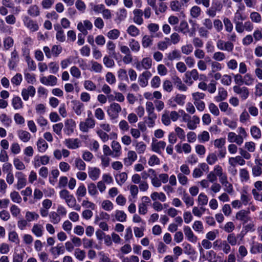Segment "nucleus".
<instances>
[{
    "mask_svg": "<svg viewBox=\"0 0 262 262\" xmlns=\"http://www.w3.org/2000/svg\"><path fill=\"white\" fill-rule=\"evenodd\" d=\"M223 8V5L218 0L214 1L211 6L207 10L206 14L211 17H214L216 14V12H220Z\"/></svg>",
    "mask_w": 262,
    "mask_h": 262,
    "instance_id": "obj_1",
    "label": "nucleus"
},
{
    "mask_svg": "<svg viewBox=\"0 0 262 262\" xmlns=\"http://www.w3.org/2000/svg\"><path fill=\"white\" fill-rule=\"evenodd\" d=\"M121 111V107L119 104L113 102L107 109V114L111 119L118 118L119 113Z\"/></svg>",
    "mask_w": 262,
    "mask_h": 262,
    "instance_id": "obj_2",
    "label": "nucleus"
},
{
    "mask_svg": "<svg viewBox=\"0 0 262 262\" xmlns=\"http://www.w3.org/2000/svg\"><path fill=\"white\" fill-rule=\"evenodd\" d=\"M95 125V121L94 119H85V121L81 122L79 124V128L81 131L86 133L89 128H93Z\"/></svg>",
    "mask_w": 262,
    "mask_h": 262,
    "instance_id": "obj_3",
    "label": "nucleus"
},
{
    "mask_svg": "<svg viewBox=\"0 0 262 262\" xmlns=\"http://www.w3.org/2000/svg\"><path fill=\"white\" fill-rule=\"evenodd\" d=\"M213 245L214 248H219L226 254L229 253L231 251V247L226 241L217 239L213 243Z\"/></svg>",
    "mask_w": 262,
    "mask_h": 262,
    "instance_id": "obj_4",
    "label": "nucleus"
},
{
    "mask_svg": "<svg viewBox=\"0 0 262 262\" xmlns=\"http://www.w3.org/2000/svg\"><path fill=\"white\" fill-rule=\"evenodd\" d=\"M233 90L235 93L240 95L241 99L243 100H246L249 97V92L247 87L235 85L233 87Z\"/></svg>",
    "mask_w": 262,
    "mask_h": 262,
    "instance_id": "obj_5",
    "label": "nucleus"
},
{
    "mask_svg": "<svg viewBox=\"0 0 262 262\" xmlns=\"http://www.w3.org/2000/svg\"><path fill=\"white\" fill-rule=\"evenodd\" d=\"M250 212L249 210H241L236 213L235 217L237 220L243 222V224H245L250 220L249 216Z\"/></svg>",
    "mask_w": 262,
    "mask_h": 262,
    "instance_id": "obj_6",
    "label": "nucleus"
},
{
    "mask_svg": "<svg viewBox=\"0 0 262 262\" xmlns=\"http://www.w3.org/2000/svg\"><path fill=\"white\" fill-rule=\"evenodd\" d=\"M219 180L220 183L224 187V191L228 193H231L233 191V186L228 181L226 174H224V176L219 178Z\"/></svg>",
    "mask_w": 262,
    "mask_h": 262,
    "instance_id": "obj_7",
    "label": "nucleus"
},
{
    "mask_svg": "<svg viewBox=\"0 0 262 262\" xmlns=\"http://www.w3.org/2000/svg\"><path fill=\"white\" fill-rule=\"evenodd\" d=\"M36 90L32 85L29 86L27 89H23L21 91V96L23 99L27 101L29 99V96L33 97L35 94Z\"/></svg>",
    "mask_w": 262,
    "mask_h": 262,
    "instance_id": "obj_8",
    "label": "nucleus"
},
{
    "mask_svg": "<svg viewBox=\"0 0 262 262\" xmlns=\"http://www.w3.org/2000/svg\"><path fill=\"white\" fill-rule=\"evenodd\" d=\"M15 177L17 179V189L19 190L24 188L26 185V176L21 172H16Z\"/></svg>",
    "mask_w": 262,
    "mask_h": 262,
    "instance_id": "obj_9",
    "label": "nucleus"
},
{
    "mask_svg": "<svg viewBox=\"0 0 262 262\" xmlns=\"http://www.w3.org/2000/svg\"><path fill=\"white\" fill-rule=\"evenodd\" d=\"M65 126L63 129L64 132L68 136L71 135L73 132L76 126L75 121L70 119H68L65 122Z\"/></svg>",
    "mask_w": 262,
    "mask_h": 262,
    "instance_id": "obj_10",
    "label": "nucleus"
},
{
    "mask_svg": "<svg viewBox=\"0 0 262 262\" xmlns=\"http://www.w3.org/2000/svg\"><path fill=\"white\" fill-rule=\"evenodd\" d=\"M151 76L149 71H146L141 74L138 78V81L141 86L144 88L148 84V80Z\"/></svg>",
    "mask_w": 262,
    "mask_h": 262,
    "instance_id": "obj_11",
    "label": "nucleus"
},
{
    "mask_svg": "<svg viewBox=\"0 0 262 262\" xmlns=\"http://www.w3.org/2000/svg\"><path fill=\"white\" fill-rule=\"evenodd\" d=\"M134 17L133 21L135 23L138 25H141L143 23V19L142 16L143 13L142 10L139 9H135L133 11Z\"/></svg>",
    "mask_w": 262,
    "mask_h": 262,
    "instance_id": "obj_12",
    "label": "nucleus"
},
{
    "mask_svg": "<svg viewBox=\"0 0 262 262\" xmlns=\"http://www.w3.org/2000/svg\"><path fill=\"white\" fill-rule=\"evenodd\" d=\"M18 55L16 50H14L11 53V58L9 60L8 66L10 70L13 69L18 62Z\"/></svg>",
    "mask_w": 262,
    "mask_h": 262,
    "instance_id": "obj_13",
    "label": "nucleus"
},
{
    "mask_svg": "<svg viewBox=\"0 0 262 262\" xmlns=\"http://www.w3.org/2000/svg\"><path fill=\"white\" fill-rule=\"evenodd\" d=\"M24 23L25 25L32 32L38 30L39 27L38 25L28 16L25 17Z\"/></svg>",
    "mask_w": 262,
    "mask_h": 262,
    "instance_id": "obj_14",
    "label": "nucleus"
},
{
    "mask_svg": "<svg viewBox=\"0 0 262 262\" xmlns=\"http://www.w3.org/2000/svg\"><path fill=\"white\" fill-rule=\"evenodd\" d=\"M100 172L99 168L93 167H89L88 168L89 176L93 181H96L99 178Z\"/></svg>",
    "mask_w": 262,
    "mask_h": 262,
    "instance_id": "obj_15",
    "label": "nucleus"
},
{
    "mask_svg": "<svg viewBox=\"0 0 262 262\" xmlns=\"http://www.w3.org/2000/svg\"><path fill=\"white\" fill-rule=\"evenodd\" d=\"M166 146V142L163 141H160L157 143H152L151 144L152 149L154 151L161 154Z\"/></svg>",
    "mask_w": 262,
    "mask_h": 262,
    "instance_id": "obj_16",
    "label": "nucleus"
},
{
    "mask_svg": "<svg viewBox=\"0 0 262 262\" xmlns=\"http://www.w3.org/2000/svg\"><path fill=\"white\" fill-rule=\"evenodd\" d=\"M184 232L185 236L187 238V239L192 243H195L197 241V237L195 236L191 228L189 226L184 227Z\"/></svg>",
    "mask_w": 262,
    "mask_h": 262,
    "instance_id": "obj_17",
    "label": "nucleus"
},
{
    "mask_svg": "<svg viewBox=\"0 0 262 262\" xmlns=\"http://www.w3.org/2000/svg\"><path fill=\"white\" fill-rule=\"evenodd\" d=\"M185 76L188 78L186 80V82H189L191 84L192 83V81H191L192 78L194 80H197L199 79V73L196 69H193L191 71H187L185 73Z\"/></svg>",
    "mask_w": 262,
    "mask_h": 262,
    "instance_id": "obj_18",
    "label": "nucleus"
},
{
    "mask_svg": "<svg viewBox=\"0 0 262 262\" xmlns=\"http://www.w3.org/2000/svg\"><path fill=\"white\" fill-rule=\"evenodd\" d=\"M66 145L70 149H76L79 146V140L78 139H67L64 141Z\"/></svg>",
    "mask_w": 262,
    "mask_h": 262,
    "instance_id": "obj_19",
    "label": "nucleus"
},
{
    "mask_svg": "<svg viewBox=\"0 0 262 262\" xmlns=\"http://www.w3.org/2000/svg\"><path fill=\"white\" fill-rule=\"evenodd\" d=\"M245 160L239 156H236L235 157H231L229 159V163L232 166H235L236 164L240 165H244L245 164Z\"/></svg>",
    "mask_w": 262,
    "mask_h": 262,
    "instance_id": "obj_20",
    "label": "nucleus"
},
{
    "mask_svg": "<svg viewBox=\"0 0 262 262\" xmlns=\"http://www.w3.org/2000/svg\"><path fill=\"white\" fill-rule=\"evenodd\" d=\"M218 95L215 96L214 99L217 102H221L225 100L228 95L227 91L224 88H219L218 89Z\"/></svg>",
    "mask_w": 262,
    "mask_h": 262,
    "instance_id": "obj_21",
    "label": "nucleus"
},
{
    "mask_svg": "<svg viewBox=\"0 0 262 262\" xmlns=\"http://www.w3.org/2000/svg\"><path fill=\"white\" fill-rule=\"evenodd\" d=\"M32 232L37 237H41L43 235V227L42 225L38 224H35L32 228Z\"/></svg>",
    "mask_w": 262,
    "mask_h": 262,
    "instance_id": "obj_22",
    "label": "nucleus"
},
{
    "mask_svg": "<svg viewBox=\"0 0 262 262\" xmlns=\"http://www.w3.org/2000/svg\"><path fill=\"white\" fill-rule=\"evenodd\" d=\"M172 79L174 84L180 91H186L187 90V86L182 83L181 79L179 77L174 76L172 77Z\"/></svg>",
    "mask_w": 262,
    "mask_h": 262,
    "instance_id": "obj_23",
    "label": "nucleus"
},
{
    "mask_svg": "<svg viewBox=\"0 0 262 262\" xmlns=\"http://www.w3.org/2000/svg\"><path fill=\"white\" fill-rule=\"evenodd\" d=\"M12 105L15 110H19L23 107V102L18 96L14 97L12 100Z\"/></svg>",
    "mask_w": 262,
    "mask_h": 262,
    "instance_id": "obj_24",
    "label": "nucleus"
},
{
    "mask_svg": "<svg viewBox=\"0 0 262 262\" xmlns=\"http://www.w3.org/2000/svg\"><path fill=\"white\" fill-rule=\"evenodd\" d=\"M17 135L19 138L24 142H28L31 137L30 134L25 130H19L17 132Z\"/></svg>",
    "mask_w": 262,
    "mask_h": 262,
    "instance_id": "obj_25",
    "label": "nucleus"
},
{
    "mask_svg": "<svg viewBox=\"0 0 262 262\" xmlns=\"http://www.w3.org/2000/svg\"><path fill=\"white\" fill-rule=\"evenodd\" d=\"M250 251L253 254L262 252V244L259 243H253L251 245Z\"/></svg>",
    "mask_w": 262,
    "mask_h": 262,
    "instance_id": "obj_26",
    "label": "nucleus"
},
{
    "mask_svg": "<svg viewBox=\"0 0 262 262\" xmlns=\"http://www.w3.org/2000/svg\"><path fill=\"white\" fill-rule=\"evenodd\" d=\"M127 178V173L123 172L119 174H117L115 176V179L118 185L121 186L125 183Z\"/></svg>",
    "mask_w": 262,
    "mask_h": 262,
    "instance_id": "obj_27",
    "label": "nucleus"
},
{
    "mask_svg": "<svg viewBox=\"0 0 262 262\" xmlns=\"http://www.w3.org/2000/svg\"><path fill=\"white\" fill-rule=\"evenodd\" d=\"M151 199L155 201L157 200H159L161 202H165L166 200V197L165 194L163 192H154L150 195Z\"/></svg>",
    "mask_w": 262,
    "mask_h": 262,
    "instance_id": "obj_28",
    "label": "nucleus"
},
{
    "mask_svg": "<svg viewBox=\"0 0 262 262\" xmlns=\"http://www.w3.org/2000/svg\"><path fill=\"white\" fill-rule=\"evenodd\" d=\"M181 57V54L177 50H174L167 54V59L170 61H172L175 59H180Z\"/></svg>",
    "mask_w": 262,
    "mask_h": 262,
    "instance_id": "obj_29",
    "label": "nucleus"
},
{
    "mask_svg": "<svg viewBox=\"0 0 262 262\" xmlns=\"http://www.w3.org/2000/svg\"><path fill=\"white\" fill-rule=\"evenodd\" d=\"M74 106L73 110L76 113V114L78 116H79L81 114L83 110L84 105L83 103L80 102L79 101H75L73 102Z\"/></svg>",
    "mask_w": 262,
    "mask_h": 262,
    "instance_id": "obj_30",
    "label": "nucleus"
},
{
    "mask_svg": "<svg viewBox=\"0 0 262 262\" xmlns=\"http://www.w3.org/2000/svg\"><path fill=\"white\" fill-rule=\"evenodd\" d=\"M0 120L6 127H9L12 122V119L6 114H2L0 115Z\"/></svg>",
    "mask_w": 262,
    "mask_h": 262,
    "instance_id": "obj_31",
    "label": "nucleus"
},
{
    "mask_svg": "<svg viewBox=\"0 0 262 262\" xmlns=\"http://www.w3.org/2000/svg\"><path fill=\"white\" fill-rule=\"evenodd\" d=\"M152 36L144 35L142 39V45L144 48L150 47L152 45Z\"/></svg>",
    "mask_w": 262,
    "mask_h": 262,
    "instance_id": "obj_32",
    "label": "nucleus"
},
{
    "mask_svg": "<svg viewBox=\"0 0 262 262\" xmlns=\"http://www.w3.org/2000/svg\"><path fill=\"white\" fill-rule=\"evenodd\" d=\"M251 136L255 139L260 138L261 134L260 129L256 126H252L250 129Z\"/></svg>",
    "mask_w": 262,
    "mask_h": 262,
    "instance_id": "obj_33",
    "label": "nucleus"
},
{
    "mask_svg": "<svg viewBox=\"0 0 262 262\" xmlns=\"http://www.w3.org/2000/svg\"><path fill=\"white\" fill-rule=\"evenodd\" d=\"M129 46L131 50L133 52H137L140 50V46L139 42L134 39H130Z\"/></svg>",
    "mask_w": 262,
    "mask_h": 262,
    "instance_id": "obj_34",
    "label": "nucleus"
},
{
    "mask_svg": "<svg viewBox=\"0 0 262 262\" xmlns=\"http://www.w3.org/2000/svg\"><path fill=\"white\" fill-rule=\"evenodd\" d=\"M206 260H207L209 262H217L216 253L212 250L207 251Z\"/></svg>",
    "mask_w": 262,
    "mask_h": 262,
    "instance_id": "obj_35",
    "label": "nucleus"
},
{
    "mask_svg": "<svg viewBox=\"0 0 262 262\" xmlns=\"http://www.w3.org/2000/svg\"><path fill=\"white\" fill-rule=\"evenodd\" d=\"M37 146L39 151L40 152H45L48 147V144L42 139H39L38 140Z\"/></svg>",
    "mask_w": 262,
    "mask_h": 262,
    "instance_id": "obj_36",
    "label": "nucleus"
},
{
    "mask_svg": "<svg viewBox=\"0 0 262 262\" xmlns=\"http://www.w3.org/2000/svg\"><path fill=\"white\" fill-rule=\"evenodd\" d=\"M111 147L113 150L116 152L114 157H119L120 155L121 145L119 143L116 141H113L112 143Z\"/></svg>",
    "mask_w": 262,
    "mask_h": 262,
    "instance_id": "obj_37",
    "label": "nucleus"
},
{
    "mask_svg": "<svg viewBox=\"0 0 262 262\" xmlns=\"http://www.w3.org/2000/svg\"><path fill=\"white\" fill-rule=\"evenodd\" d=\"M178 30L184 34L189 32V26L187 22L185 20L182 21Z\"/></svg>",
    "mask_w": 262,
    "mask_h": 262,
    "instance_id": "obj_38",
    "label": "nucleus"
},
{
    "mask_svg": "<svg viewBox=\"0 0 262 262\" xmlns=\"http://www.w3.org/2000/svg\"><path fill=\"white\" fill-rule=\"evenodd\" d=\"M127 32L129 35L133 37L138 36L140 33L139 30L134 25H130L127 28Z\"/></svg>",
    "mask_w": 262,
    "mask_h": 262,
    "instance_id": "obj_39",
    "label": "nucleus"
},
{
    "mask_svg": "<svg viewBox=\"0 0 262 262\" xmlns=\"http://www.w3.org/2000/svg\"><path fill=\"white\" fill-rule=\"evenodd\" d=\"M239 177L242 182H247L249 180V173L246 168H242L239 170Z\"/></svg>",
    "mask_w": 262,
    "mask_h": 262,
    "instance_id": "obj_40",
    "label": "nucleus"
},
{
    "mask_svg": "<svg viewBox=\"0 0 262 262\" xmlns=\"http://www.w3.org/2000/svg\"><path fill=\"white\" fill-rule=\"evenodd\" d=\"M28 13L32 16L36 17L39 15L40 12L36 5H33L30 7L28 10Z\"/></svg>",
    "mask_w": 262,
    "mask_h": 262,
    "instance_id": "obj_41",
    "label": "nucleus"
},
{
    "mask_svg": "<svg viewBox=\"0 0 262 262\" xmlns=\"http://www.w3.org/2000/svg\"><path fill=\"white\" fill-rule=\"evenodd\" d=\"M75 167L79 170H84L86 168V164L80 158H76L75 160Z\"/></svg>",
    "mask_w": 262,
    "mask_h": 262,
    "instance_id": "obj_42",
    "label": "nucleus"
},
{
    "mask_svg": "<svg viewBox=\"0 0 262 262\" xmlns=\"http://www.w3.org/2000/svg\"><path fill=\"white\" fill-rule=\"evenodd\" d=\"M239 235L236 237L234 233H230L228 234L227 238V242L231 246H235L237 244V238Z\"/></svg>",
    "mask_w": 262,
    "mask_h": 262,
    "instance_id": "obj_43",
    "label": "nucleus"
},
{
    "mask_svg": "<svg viewBox=\"0 0 262 262\" xmlns=\"http://www.w3.org/2000/svg\"><path fill=\"white\" fill-rule=\"evenodd\" d=\"M4 47L6 50H8L14 44V40L11 37H7L4 39Z\"/></svg>",
    "mask_w": 262,
    "mask_h": 262,
    "instance_id": "obj_44",
    "label": "nucleus"
},
{
    "mask_svg": "<svg viewBox=\"0 0 262 262\" xmlns=\"http://www.w3.org/2000/svg\"><path fill=\"white\" fill-rule=\"evenodd\" d=\"M13 164L15 168L19 170H24L26 166L24 163L18 158H15L13 160Z\"/></svg>",
    "mask_w": 262,
    "mask_h": 262,
    "instance_id": "obj_45",
    "label": "nucleus"
},
{
    "mask_svg": "<svg viewBox=\"0 0 262 262\" xmlns=\"http://www.w3.org/2000/svg\"><path fill=\"white\" fill-rule=\"evenodd\" d=\"M115 217L116 220L121 222H124L126 220V214L123 211L117 210L116 211Z\"/></svg>",
    "mask_w": 262,
    "mask_h": 262,
    "instance_id": "obj_46",
    "label": "nucleus"
},
{
    "mask_svg": "<svg viewBox=\"0 0 262 262\" xmlns=\"http://www.w3.org/2000/svg\"><path fill=\"white\" fill-rule=\"evenodd\" d=\"M184 247V253L187 255H193L195 253V250L189 244L184 243L183 244Z\"/></svg>",
    "mask_w": 262,
    "mask_h": 262,
    "instance_id": "obj_47",
    "label": "nucleus"
},
{
    "mask_svg": "<svg viewBox=\"0 0 262 262\" xmlns=\"http://www.w3.org/2000/svg\"><path fill=\"white\" fill-rule=\"evenodd\" d=\"M56 252L58 255L62 254L64 252V248L62 244L57 245V246L52 247L51 249V252L53 254H55V252Z\"/></svg>",
    "mask_w": 262,
    "mask_h": 262,
    "instance_id": "obj_48",
    "label": "nucleus"
},
{
    "mask_svg": "<svg viewBox=\"0 0 262 262\" xmlns=\"http://www.w3.org/2000/svg\"><path fill=\"white\" fill-rule=\"evenodd\" d=\"M250 18L251 20L255 23H260L261 21L260 14L257 12H252L250 14Z\"/></svg>",
    "mask_w": 262,
    "mask_h": 262,
    "instance_id": "obj_49",
    "label": "nucleus"
},
{
    "mask_svg": "<svg viewBox=\"0 0 262 262\" xmlns=\"http://www.w3.org/2000/svg\"><path fill=\"white\" fill-rule=\"evenodd\" d=\"M49 217L51 219V222L54 224H58L61 220L59 215L57 212L54 211L50 212Z\"/></svg>",
    "mask_w": 262,
    "mask_h": 262,
    "instance_id": "obj_50",
    "label": "nucleus"
},
{
    "mask_svg": "<svg viewBox=\"0 0 262 262\" xmlns=\"http://www.w3.org/2000/svg\"><path fill=\"white\" fill-rule=\"evenodd\" d=\"M84 88L88 91H93L96 90V86L95 84L91 80H85L84 82Z\"/></svg>",
    "mask_w": 262,
    "mask_h": 262,
    "instance_id": "obj_51",
    "label": "nucleus"
},
{
    "mask_svg": "<svg viewBox=\"0 0 262 262\" xmlns=\"http://www.w3.org/2000/svg\"><path fill=\"white\" fill-rule=\"evenodd\" d=\"M118 77L120 80H125L128 81L126 71L123 69H120L118 71Z\"/></svg>",
    "mask_w": 262,
    "mask_h": 262,
    "instance_id": "obj_52",
    "label": "nucleus"
},
{
    "mask_svg": "<svg viewBox=\"0 0 262 262\" xmlns=\"http://www.w3.org/2000/svg\"><path fill=\"white\" fill-rule=\"evenodd\" d=\"M201 13V8L197 6H194L190 9V15L193 18H198Z\"/></svg>",
    "mask_w": 262,
    "mask_h": 262,
    "instance_id": "obj_53",
    "label": "nucleus"
},
{
    "mask_svg": "<svg viewBox=\"0 0 262 262\" xmlns=\"http://www.w3.org/2000/svg\"><path fill=\"white\" fill-rule=\"evenodd\" d=\"M74 255L77 259L82 261L85 257V252L84 251L77 248L75 250Z\"/></svg>",
    "mask_w": 262,
    "mask_h": 262,
    "instance_id": "obj_54",
    "label": "nucleus"
},
{
    "mask_svg": "<svg viewBox=\"0 0 262 262\" xmlns=\"http://www.w3.org/2000/svg\"><path fill=\"white\" fill-rule=\"evenodd\" d=\"M25 251L23 250L20 253H14L13 257V262H23Z\"/></svg>",
    "mask_w": 262,
    "mask_h": 262,
    "instance_id": "obj_55",
    "label": "nucleus"
},
{
    "mask_svg": "<svg viewBox=\"0 0 262 262\" xmlns=\"http://www.w3.org/2000/svg\"><path fill=\"white\" fill-rule=\"evenodd\" d=\"M86 193V189L84 185L81 184L78 188L76 192V194L78 195V200H80L79 197L84 196Z\"/></svg>",
    "mask_w": 262,
    "mask_h": 262,
    "instance_id": "obj_56",
    "label": "nucleus"
},
{
    "mask_svg": "<svg viewBox=\"0 0 262 262\" xmlns=\"http://www.w3.org/2000/svg\"><path fill=\"white\" fill-rule=\"evenodd\" d=\"M10 198L14 203H20L21 202V197L16 191H13L10 193Z\"/></svg>",
    "mask_w": 262,
    "mask_h": 262,
    "instance_id": "obj_57",
    "label": "nucleus"
},
{
    "mask_svg": "<svg viewBox=\"0 0 262 262\" xmlns=\"http://www.w3.org/2000/svg\"><path fill=\"white\" fill-rule=\"evenodd\" d=\"M25 217L28 222H31L34 220H37L39 217V215L34 212L27 211L26 213Z\"/></svg>",
    "mask_w": 262,
    "mask_h": 262,
    "instance_id": "obj_58",
    "label": "nucleus"
},
{
    "mask_svg": "<svg viewBox=\"0 0 262 262\" xmlns=\"http://www.w3.org/2000/svg\"><path fill=\"white\" fill-rule=\"evenodd\" d=\"M223 22L226 31L231 33L233 30V25L230 20L228 18L225 17L223 19Z\"/></svg>",
    "mask_w": 262,
    "mask_h": 262,
    "instance_id": "obj_59",
    "label": "nucleus"
},
{
    "mask_svg": "<svg viewBox=\"0 0 262 262\" xmlns=\"http://www.w3.org/2000/svg\"><path fill=\"white\" fill-rule=\"evenodd\" d=\"M182 200L188 206H191L194 204L193 198L190 197L187 193H184L182 198Z\"/></svg>",
    "mask_w": 262,
    "mask_h": 262,
    "instance_id": "obj_60",
    "label": "nucleus"
},
{
    "mask_svg": "<svg viewBox=\"0 0 262 262\" xmlns=\"http://www.w3.org/2000/svg\"><path fill=\"white\" fill-rule=\"evenodd\" d=\"M26 61L27 62L28 67L30 71H35L36 66L35 62L31 58L30 56H27L25 57Z\"/></svg>",
    "mask_w": 262,
    "mask_h": 262,
    "instance_id": "obj_61",
    "label": "nucleus"
},
{
    "mask_svg": "<svg viewBox=\"0 0 262 262\" xmlns=\"http://www.w3.org/2000/svg\"><path fill=\"white\" fill-rule=\"evenodd\" d=\"M120 35V32L117 29L110 30L107 33V37L111 39H116Z\"/></svg>",
    "mask_w": 262,
    "mask_h": 262,
    "instance_id": "obj_62",
    "label": "nucleus"
},
{
    "mask_svg": "<svg viewBox=\"0 0 262 262\" xmlns=\"http://www.w3.org/2000/svg\"><path fill=\"white\" fill-rule=\"evenodd\" d=\"M111 58L107 56H105L103 58V63L107 68H112L115 65V62Z\"/></svg>",
    "mask_w": 262,
    "mask_h": 262,
    "instance_id": "obj_63",
    "label": "nucleus"
},
{
    "mask_svg": "<svg viewBox=\"0 0 262 262\" xmlns=\"http://www.w3.org/2000/svg\"><path fill=\"white\" fill-rule=\"evenodd\" d=\"M163 90L167 92H171L173 89V86L170 80H166L163 83Z\"/></svg>",
    "mask_w": 262,
    "mask_h": 262,
    "instance_id": "obj_64",
    "label": "nucleus"
}]
</instances>
